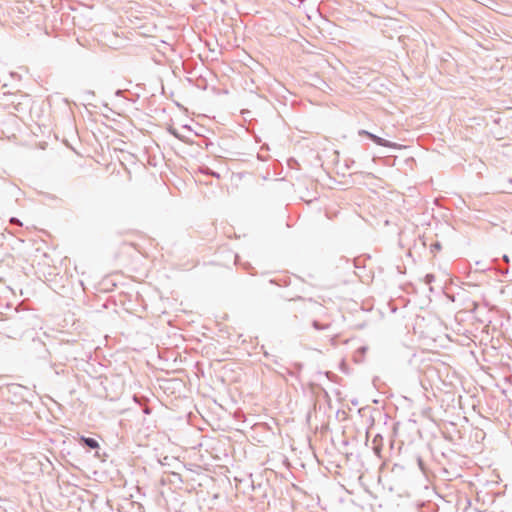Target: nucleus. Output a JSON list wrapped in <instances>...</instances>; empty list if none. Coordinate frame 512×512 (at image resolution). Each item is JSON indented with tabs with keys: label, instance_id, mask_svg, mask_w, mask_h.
Listing matches in <instances>:
<instances>
[{
	"label": "nucleus",
	"instance_id": "9d476101",
	"mask_svg": "<svg viewBox=\"0 0 512 512\" xmlns=\"http://www.w3.org/2000/svg\"><path fill=\"white\" fill-rule=\"evenodd\" d=\"M122 93H123V91H122V90H117V91L115 92V94H116L117 96L122 95Z\"/></svg>",
	"mask_w": 512,
	"mask_h": 512
},
{
	"label": "nucleus",
	"instance_id": "423d86ee",
	"mask_svg": "<svg viewBox=\"0 0 512 512\" xmlns=\"http://www.w3.org/2000/svg\"><path fill=\"white\" fill-rule=\"evenodd\" d=\"M434 280H435V276L431 273L426 274L424 277V282L426 284H431Z\"/></svg>",
	"mask_w": 512,
	"mask_h": 512
},
{
	"label": "nucleus",
	"instance_id": "1a4fd4ad",
	"mask_svg": "<svg viewBox=\"0 0 512 512\" xmlns=\"http://www.w3.org/2000/svg\"><path fill=\"white\" fill-rule=\"evenodd\" d=\"M503 260L508 263L509 262V257L507 255H503Z\"/></svg>",
	"mask_w": 512,
	"mask_h": 512
},
{
	"label": "nucleus",
	"instance_id": "0eeeda50",
	"mask_svg": "<svg viewBox=\"0 0 512 512\" xmlns=\"http://www.w3.org/2000/svg\"><path fill=\"white\" fill-rule=\"evenodd\" d=\"M10 223H12V224H14V225H18V226H21V225H22V223L20 222V220H19L18 218H16V217H12V218L10 219Z\"/></svg>",
	"mask_w": 512,
	"mask_h": 512
},
{
	"label": "nucleus",
	"instance_id": "f03ea898",
	"mask_svg": "<svg viewBox=\"0 0 512 512\" xmlns=\"http://www.w3.org/2000/svg\"><path fill=\"white\" fill-rule=\"evenodd\" d=\"M372 450L376 456L381 458V452L383 448V437L380 434H376L372 439Z\"/></svg>",
	"mask_w": 512,
	"mask_h": 512
},
{
	"label": "nucleus",
	"instance_id": "39448f33",
	"mask_svg": "<svg viewBox=\"0 0 512 512\" xmlns=\"http://www.w3.org/2000/svg\"><path fill=\"white\" fill-rule=\"evenodd\" d=\"M441 248H442L441 243L438 241L432 243L430 246V250L432 253H436L437 251H440Z\"/></svg>",
	"mask_w": 512,
	"mask_h": 512
},
{
	"label": "nucleus",
	"instance_id": "6e6552de",
	"mask_svg": "<svg viewBox=\"0 0 512 512\" xmlns=\"http://www.w3.org/2000/svg\"><path fill=\"white\" fill-rule=\"evenodd\" d=\"M143 413L146 414V415L151 414V408H149L148 406H145L143 408Z\"/></svg>",
	"mask_w": 512,
	"mask_h": 512
},
{
	"label": "nucleus",
	"instance_id": "f257e3e1",
	"mask_svg": "<svg viewBox=\"0 0 512 512\" xmlns=\"http://www.w3.org/2000/svg\"><path fill=\"white\" fill-rule=\"evenodd\" d=\"M358 135L359 136H366V137H368L371 141H373L378 146L389 147V148L396 146V144H394V143H392V142H390V141H388V140H386V139H384L382 137H379V136H377V135H375V134H373V133H371V132H369L367 130H364V129L359 130L358 131Z\"/></svg>",
	"mask_w": 512,
	"mask_h": 512
},
{
	"label": "nucleus",
	"instance_id": "9b49d317",
	"mask_svg": "<svg viewBox=\"0 0 512 512\" xmlns=\"http://www.w3.org/2000/svg\"><path fill=\"white\" fill-rule=\"evenodd\" d=\"M418 463H419V466L422 468V459L421 458H418Z\"/></svg>",
	"mask_w": 512,
	"mask_h": 512
},
{
	"label": "nucleus",
	"instance_id": "f8f14e48",
	"mask_svg": "<svg viewBox=\"0 0 512 512\" xmlns=\"http://www.w3.org/2000/svg\"><path fill=\"white\" fill-rule=\"evenodd\" d=\"M11 387L19 388L20 385L12 384Z\"/></svg>",
	"mask_w": 512,
	"mask_h": 512
},
{
	"label": "nucleus",
	"instance_id": "7ed1b4c3",
	"mask_svg": "<svg viewBox=\"0 0 512 512\" xmlns=\"http://www.w3.org/2000/svg\"><path fill=\"white\" fill-rule=\"evenodd\" d=\"M79 443L90 450H95L99 448V443L95 438L81 436L79 439Z\"/></svg>",
	"mask_w": 512,
	"mask_h": 512
},
{
	"label": "nucleus",
	"instance_id": "20e7f679",
	"mask_svg": "<svg viewBox=\"0 0 512 512\" xmlns=\"http://www.w3.org/2000/svg\"><path fill=\"white\" fill-rule=\"evenodd\" d=\"M312 326L316 329V330H324V329H327L330 325L327 324V325H323L321 324L319 321L317 320H314L312 322Z\"/></svg>",
	"mask_w": 512,
	"mask_h": 512
}]
</instances>
